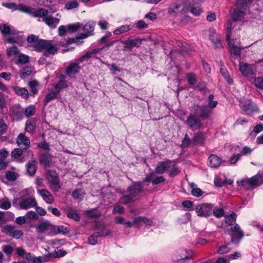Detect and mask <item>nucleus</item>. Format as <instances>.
Instances as JSON below:
<instances>
[{
    "mask_svg": "<svg viewBox=\"0 0 263 263\" xmlns=\"http://www.w3.org/2000/svg\"><path fill=\"white\" fill-rule=\"evenodd\" d=\"M13 205L22 210H28L36 206L37 202L34 197V189L31 187L23 190L20 198L14 200Z\"/></svg>",
    "mask_w": 263,
    "mask_h": 263,
    "instance_id": "f257e3e1",
    "label": "nucleus"
},
{
    "mask_svg": "<svg viewBox=\"0 0 263 263\" xmlns=\"http://www.w3.org/2000/svg\"><path fill=\"white\" fill-rule=\"evenodd\" d=\"M143 183L140 181L133 182L127 187V194L123 195L119 200V202L123 204H128L135 202L139 194L143 192Z\"/></svg>",
    "mask_w": 263,
    "mask_h": 263,
    "instance_id": "f03ea898",
    "label": "nucleus"
},
{
    "mask_svg": "<svg viewBox=\"0 0 263 263\" xmlns=\"http://www.w3.org/2000/svg\"><path fill=\"white\" fill-rule=\"evenodd\" d=\"M33 47L36 51H43L45 57L53 55L58 51L57 47L50 40H40L34 44Z\"/></svg>",
    "mask_w": 263,
    "mask_h": 263,
    "instance_id": "7ed1b4c3",
    "label": "nucleus"
},
{
    "mask_svg": "<svg viewBox=\"0 0 263 263\" xmlns=\"http://www.w3.org/2000/svg\"><path fill=\"white\" fill-rule=\"evenodd\" d=\"M224 231L231 236V242L238 244L244 236V233L238 224H235L230 229L225 228Z\"/></svg>",
    "mask_w": 263,
    "mask_h": 263,
    "instance_id": "20e7f679",
    "label": "nucleus"
},
{
    "mask_svg": "<svg viewBox=\"0 0 263 263\" xmlns=\"http://www.w3.org/2000/svg\"><path fill=\"white\" fill-rule=\"evenodd\" d=\"M251 0H237L236 5L237 8L235 10L232 14V18L236 22L243 21L245 12L240 9H243L248 3H250Z\"/></svg>",
    "mask_w": 263,
    "mask_h": 263,
    "instance_id": "39448f33",
    "label": "nucleus"
},
{
    "mask_svg": "<svg viewBox=\"0 0 263 263\" xmlns=\"http://www.w3.org/2000/svg\"><path fill=\"white\" fill-rule=\"evenodd\" d=\"M47 180L50 187L53 192H58L61 189L60 179L58 174L54 171H49L47 173Z\"/></svg>",
    "mask_w": 263,
    "mask_h": 263,
    "instance_id": "423d86ee",
    "label": "nucleus"
},
{
    "mask_svg": "<svg viewBox=\"0 0 263 263\" xmlns=\"http://www.w3.org/2000/svg\"><path fill=\"white\" fill-rule=\"evenodd\" d=\"M241 185L246 187L247 185L250 187H256L263 183V175L256 174L250 178L241 180Z\"/></svg>",
    "mask_w": 263,
    "mask_h": 263,
    "instance_id": "0eeeda50",
    "label": "nucleus"
},
{
    "mask_svg": "<svg viewBox=\"0 0 263 263\" xmlns=\"http://www.w3.org/2000/svg\"><path fill=\"white\" fill-rule=\"evenodd\" d=\"M186 123L193 130L200 129L203 126L201 119L195 114H191L187 118Z\"/></svg>",
    "mask_w": 263,
    "mask_h": 263,
    "instance_id": "6e6552de",
    "label": "nucleus"
},
{
    "mask_svg": "<svg viewBox=\"0 0 263 263\" xmlns=\"http://www.w3.org/2000/svg\"><path fill=\"white\" fill-rule=\"evenodd\" d=\"M193 109L194 114L198 116L200 119H207L210 118L212 111L207 105L200 106L199 105H194Z\"/></svg>",
    "mask_w": 263,
    "mask_h": 263,
    "instance_id": "1a4fd4ad",
    "label": "nucleus"
},
{
    "mask_svg": "<svg viewBox=\"0 0 263 263\" xmlns=\"http://www.w3.org/2000/svg\"><path fill=\"white\" fill-rule=\"evenodd\" d=\"M214 204L212 203H202L198 205L196 209V213L198 216L207 217L212 214Z\"/></svg>",
    "mask_w": 263,
    "mask_h": 263,
    "instance_id": "9d476101",
    "label": "nucleus"
},
{
    "mask_svg": "<svg viewBox=\"0 0 263 263\" xmlns=\"http://www.w3.org/2000/svg\"><path fill=\"white\" fill-rule=\"evenodd\" d=\"M2 232L7 236L12 237L15 239H18L24 234L21 230L16 229L12 224H7L3 227Z\"/></svg>",
    "mask_w": 263,
    "mask_h": 263,
    "instance_id": "9b49d317",
    "label": "nucleus"
},
{
    "mask_svg": "<svg viewBox=\"0 0 263 263\" xmlns=\"http://www.w3.org/2000/svg\"><path fill=\"white\" fill-rule=\"evenodd\" d=\"M192 255V250L180 249L173 255L172 259L175 261H179L184 259H188L191 258Z\"/></svg>",
    "mask_w": 263,
    "mask_h": 263,
    "instance_id": "f8f14e48",
    "label": "nucleus"
},
{
    "mask_svg": "<svg viewBox=\"0 0 263 263\" xmlns=\"http://www.w3.org/2000/svg\"><path fill=\"white\" fill-rule=\"evenodd\" d=\"M21 10L26 13H29L34 17H37L39 18L46 17L48 13V11L45 9L41 8L36 10L31 9L30 8L27 6L23 7Z\"/></svg>",
    "mask_w": 263,
    "mask_h": 263,
    "instance_id": "ddd939ff",
    "label": "nucleus"
},
{
    "mask_svg": "<svg viewBox=\"0 0 263 263\" xmlns=\"http://www.w3.org/2000/svg\"><path fill=\"white\" fill-rule=\"evenodd\" d=\"M239 70L243 76L251 77L254 74V66L246 63H240Z\"/></svg>",
    "mask_w": 263,
    "mask_h": 263,
    "instance_id": "4468645a",
    "label": "nucleus"
},
{
    "mask_svg": "<svg viewBox=\"0 0 263 263\" xmlns=\"http://www.w3.org/2000/svg\"><path fill=\"white\" fill-rule=\"evenodd\" d=\"M16 143L21 148L26 150L29 148L30 141L24 134L21 133L17 137Z\"/></svg>",
    "mask_w": 263,
    "mask_h": 263,
    "instance_id": "2eb2a0df",
    "label": "nucleus"
},
{
    "mask_svg": "<svg viewBox=\"0 0 263 263\" xmlns=\"http://www.w3.org/2000/svg\"><path fill=\"white\" fill-rule=\"evenodd\" d=\"M172 166V161L170 160H166L158 162L155 170V173L162 174L164 173L166 171L171 168Z\"/></svg>",
    "mask_w": 263,
    "mask_h": 263,
    "instance_id": "dca6fc26",
    "label": "nucleus"
},
{
    "mask_svg": "<svg viewBox=\"0 0 263 263\" xmlns=\"http://www.w3.org/2000/svg\"><path fill=\"white\" fill-rule=\"evenodd\" d=\"M0 30L3 35H16L19 33L18 31L11 28L8 24L5 23L0 24Z\"/></svg>",
    "mask_w": 263,
    "mask_h": 263,
    "instance_id": "f3484780",
    "label": "nucleus"
},
{
    "mask_svg": "<svg viewBox=\"0 0 263 263\" xmlns=\"http://www.w3.org/2000/svg\"><path fill=\"white\" fill-rule=\"evenodd\" d=\"M42 21L50 28H55L59 24L60 19L54 17L51 15L46 16L43 18Z\"/></svg>",
    "mask_w": 263,
    "mask_h": 263,
    "instance_id": "a211bd4d",
    "label": "nucleus"
},
{
    "mask_svg": "<svg viewBox=\"0 0 263 263\" xmlns=\"http://www.w3.org/2000/svg\"><path fill=\"white\" fill-rule=\"evenodd\" d=\"M124 44V48L130 50L134 47H138L141 44V40L139 39H135L134 40H128L122 41Z\"/></svg>",
    "mask_w": 263,
    "mask_h": 263,
    "instance_id": "6ab92c4d",
    "label": "nucleus"
},
{
    "mask_svg": "<svg viewBox=\"0 0 263 263\" xmlns=\"http://www.w3.org/2000/svg\"><path fill=\"white\" fill-rule=\"evenodd\" d=\"M38 193L41 195L43 200L47 203L51 204L54 201V198L52 195L47 190L43 189L37 191Z\"/></svg>",
    "mask_w": 263,
    "mask_h": 263,
    "instance_id": "aec40b11",
    "label": "nucleus"
},
{
    "mask_svg": "<svg viewBox=\"0 0 263 263\" xmlns=\"http://www.w3.org/2000/svg\"><path fill=\"white\" fill-rule=\"evenodd\" d=\"M221 163L220 158L216 155L212 154L208 158V165L211 167L217 168Z\"/></svg>",
    "mask_w": 263,
    "mask_h": 263,
    "instance_id": "412c9836",
    "label": "nucleus"
},
{
    "mask_svg": "<svg viewBox=\"0 0 263 263\" xmlns=\"http://www.w3.org/2000/svg\"><path fill=\"white\" fill-rule=\"evenodd\" d=\"M80 68L78 63H72L67 67L66 71L69 77H73L79 71Z\"/></svg>",
    "mask_w": 263,
    "mask_h": 263,
    "instance_id": "4be33fe9",
    "label": "nucleus"
},
{
    "mask_svg": "<svg viewBox=\"0 0 263 263\" xmlns=\"http://www.w3.org/2000/svg\"><path fill=\"white\" fill-rule=\"evenodd\" d=\"M224 222L229 226H233L236 223L237 215L233 211H229L227 214L224 216Z\"/></svg>",
    "mask_w": 263,
    "mask_h": 263,
    "instance_id": "5701e85b",
    "label": "nucleus"
},
{
    "mask_svg": "<svg viewBox=\"0 0 263 263\" xmlns=\"http://www.w3.org/2000/svg\"><path fill=\"white\" fill-rule=\"evenodd\" d=\"M12 89L17 96L21 97L23 99H27L30 96L28 90L25 88L15 86H13Z\"/></svg>",
    "mask_w": 263,
    "mask_h": 263,
    "instance_id": "b1692460",
    "label": "nucleus"
},
{
    "mask_svg": "<svg viewBox=\"0 0 263 263\" xmlns=\"http://www.w3.org/2000/svg\"><path fill=\"white\" fill-rule=\"evenodd\" d=\"M51 156L48 152L41 154L39 157V161L40 163L44 166H49L51 162Z\"/></svg>",
    "mask_w": 263,
    "mask_h": 263,
    "instance_id": "393cba45",
    "label": "nucleus"
},
{
    "mask_svg": "<svg viewBox=\"0 0 263 263\" xmlns=\"http://www.w3.org/2000/svg\"><path fill=\"white\" fill-rule=\"evenodd\" d=\"M210 40L213 43L215 48L221 47L220 35L216 32H213L211 33L210 35Z\"/></svg>",
    "mask_w": 263,
    "mask_h": 263,
    "instance_id": "a878e982",
    "label": "nucleus"
},
{
    "mask_svg": "<svg viewBox=\"0 0 263 263\" xmlns=\"http://www.w3.org/2000/svg\"><path fill=\"white\" fill-rule=\"evenodd\" d=\"M28 85L31 92L30 95L32 96L36 95L38 93L39 89L41 88L39 82L36 80L29 81Z\"/></svg>",
    "mask_w": 263,
    "mask_h": 263,
    "instance_id": "bb28decb",
    "label": "nucleus"
},
{
    "mask_svg": "<svg viewBox=\"0 0 263 263\" xmlns=\"http://www.w3.org/2000/svg\"><path fill=\"white\" fill-rule=\"evenodd\" d=\"M204 134L201 132H198L194 135L192 141L194 145H202L204 144Z\"/></svg>",
    "mask_w": 263,
    "mask_h": 263,
    "instance_id": "cd10ccee",
    "label": "nucleus"
},
{
    "mask_svg": "<svg viewBox=\"0 0 263 263\" xmlns=\"http://www.w3.org/2000/svg\"><path fill=\"white\" fill-rule=\"evenodd\" d=\"M12 115L17 119L22 118L24 110L20 105H14L10 108Z\"/></svg>",
    "mask_w": 263,
    "mask_h": 263,
    "instance_id": "c85d7f7f",
    "label": "nucleus"
},
{
    "mask_svg": "<svg viewBox=\"0 0 263 263\" xmlns=\"http://www.w3.org/2000/svg\"><path fill=\"white\" fill-rule=\"evenodd\" d=\"M237 22L232 18L229 20L227 23L226 40L229 41L231 37L232 29L236 26Z\"/></svg>",
    "mask_w": 263,
    "mask_h": 263,
    "instance_id": "c756f323",
    "label": "nucleus"
},
{
    "mask_svg": "<svg viewBox=\"0 0 263 263\" xmlns=\"http://www.w3.org/2000/svg\"><path fill=\"white\" fill-rule=\"evenodd\" d=\"M36 161L32 160L26 164L27 174L31 176H33L36 171V167L35 165Z\"/></svg>",
    "mask_w": 263,
    "mask_h": 263,
    "instance_id": "7c9ffc66",
    "label": "nucleus"
},
{
    "mask_svg": "<svg viewBox=\"0 0 263 263\" xmlns=\"http://www.w3.org/2000/svg\"><path fill=\"white\" fill-rule=\"evenodd\" d=\"M95 26L96 23L95 22L89 21L83 26V29L85 32L83 33L89 34V36L92 35L93 34Z\"/></svg>",
    "mask_w": 263,
    "mask_h": 263,
    "instance_id": "2f4dec72",
    "label": "nucleus"
},
{
    "mask_svg": "<svg viewBox=\"0 0 263 263\" xmlns=\"http://www.w3.org/2000/svg\"><path fill=\"white\" fill-rule=\"evenodd\" d=\"M9 153L4 149L0 150V169H4L6 167L7 163L4 161L8 157Z\"/></svg>",
    "mask_w": 263,
    "mask_h": 263,
    "instance_id": "473e14b6",
    "label": "nucleus"
},
{
    "mask_svg": "<svg viewBox=\"0 0 263 263\" xmlns=\"http://www.w3.org/2000/svg\"><path fill=\"white\" fill-rule=\"evenodd\" d=\"M51 225L48 221H43L37 224L36 231L37 233H42L50 229Z\"/></svg>",
    "mask_w": 263,
    "mask_h": 263,
    "instance_id": "72a5a7b5",
    "label": "nucleus"
},
{
    "mask_svg": "<svg viewBox=\"0 0 263 263\" xmlns=\"http://www.w3.org/2000/svg\"><path fill=\"white\" fill-rule=\"evenodd\" d=\"M36 127V120L32 118L26 122V130L30 133H32L35 130Z\"/></svg>",
    "mask_w": 263,
    "mask_h": 263,
    "instance_id": "f704fd0d",
    "label": "nucleus"
},
{
    "mask_svg": "<svg viewBox=\"0 0 263 263\" xmlns=\"http://www.w3.org/2000/svg\"><path fill=\"white\" fill-rule=\"evenodd\" d=\"M33 68L31 66H25L20 71V77L24 79L31 75Z\"/></svg>",
    "mask_w": 263,
    "mask_h": 263,
    "instance_id": "c9c22d12",
    "label": "nucleus"
},
{
    "mask_svg": "<svg viewBox=\"0 0 263 263\" xmlns=\"http://www.w3.org/2000/svg\"><path fill=\"white\" fill-rule=\"evenodd\" d=\"M132 28V27L129 25H122L121 26L114 30L113 33L115 35H119L128 32L129 30H131Z\"/></svg>",
    "mask_w": 263,
    "mask_h": 263,
    "instance_id": "e433bc0d",
    "label": "nucleus"
},
{
    "mask_svg": "<svg viewBox=\"0 0 263 263\" xmlns=\"http://www.w3.org/2000/svg\"><path fill=\"white\" fill-rule=\"evenodd\" d=\"M16 58L17 59L15 60V63L17 65L25 64L29 61V57L23 53H20Z\"/></svg>",
    "mask_w": 263,
    "mask_h": 263,
    "instance_id": "4c0bfd02",
    "label": "nucleus"
},
{
    "mask_svg": "<svg viewBox=\"0 0 263 263\" xmlns=\"http://www.w3.org/2000/svg\"><path fill=\"white\" fill-rule=\"evenodd\" d=\"M6 41L8 43L10 44L16 43L21 45L23 43L24 40L21 36H17V35H12V36L8 37Z\"/></svg>",
    "mask_w": 263,
    "mask_h": 263,
    "instance_id": "58836bf2",
    "label": "nucleus"
},
{
    "mask_svg": "<svg viewBox=\"0 0 263 263\" xmlns=\"http://www.w3.org/2000/svg\"><path fill=\"white\" fill-rule=\"evenodd\" d=\"M7 54L9 57H14L16 58L18 54H20L19 50L15 46L8 48L6 50Z\"/></svg>",
    "mask_w": 263,
    "mask_h": 263,
    "instance_id": "ea45409f",
    "label": "nucleus"
},
{
    "mask_svg": "<svg viewBox=\"0 0 263 263\" xmlns=\"http://www.w3.org/2000/svg\"><path fill=\"white\" fill-rule=\"evenodd\" d=\"M140 222H143L148 226H151L153 224L152 220L145 217L139 216L135 218L134 219V223H137Z\"/></svg>",
    "mask_w": 263,
    "mask_h": 263,
    "instance_id": "a19ab883",
    "label": "nucleus"
},
{
    "mask_svg": "<svg viewBox=\"0 0 263 263\" xmlns=\"http://www.w3.org/2000/svg\"><path fill=\"white\" fill-rule=\"evenodd\" d=\"M227 42L230 48V53L234 55H239L240 50L231 43L230 38L229 41L227 40Z\"/></svg>",
    "mask_w": 263,
    "mask_h": 263,
    "instance_id": "79ce46f5",
    "label": "nucleus"
},
{
    "mask_svg": "<svg viewBox=\"0 0 263 263\" xmlns=\"http://www.w3.org/2000/svg\"><path fill=\"white\" fill-rule=\"evenodd\" d=\"M212 212L213 215L218 218H220L225 215L224 210L221 208L213 207Z\"/></svg>",
    "mask_w": 263,
    "mask_h": 263,
    "instance_id": "37998d69",
    "label": "nucleus"
},
{
    "mask_svg": "<svg viewBox=\"0 0 263 263\" xmlns=\"http://www.w3.org/2000/svg\"><path fill=\"white\" fill-rule=\"evenodd\" d=\"M58 94V93L54 90L47 94L44 100L45 104L47 105L50 101L55 99Z\"/></svg>",
    "mask_w": 263,
    "mask_h": 263,
    "instance_id": "c03bdc74",
    "label": "nucleus"
},
{
    "mask_svg": "<svg viewBox=\"0 0 263 263\" xmlns=\"http://www.w3.org/2000/svg\"><path fill=\"white\" fill-rule=\"evenodd\" d=\"M67 86V82L65 80H61L54 87V91L59 93L63 89Z\"/></svg>",
    "mask_w": 263,
    "mask_h": 263,
    "instance_id": "a18cd8bd",
    "label": "nucleus"
},
{
    "mask_svg": "<svg viewBox=\"0 0 263 263\" xmlns=\"http://www.w3.org/2000/svg\"><path fill=\"white\" fill-rule=\"evenodd\" d=\"M84 195L85 192L82 189L76 190L72 193V197L77 199H82Z\"/></svg>",
    "mask_w": 263,
    "mask_h": 263,
    "instance_id": "49530a36",
    "label": "nucleus"
},
{
    "mask_svg": "<svg viewBox=\"0 0 263 263\" xmlns=\"http://www.w3.org/2000/svg\"><path fill=\"white\" fill-rule=\"evenodd\" d=\"M67 216L75 221H79L80 217L78 215V214L77 213L76 211L72 209H69L67 211Z\"/></svg>",
    "mask_w": 263,
    "mask_h": 263,
    "instance_id": "de8ad7c7",
    "label": "nucleus"
},
{
    "mask_svg": "<svg viewBox=\"0 0 263 263\" xmlns=\"http://www.w3.org/2000/svg\"><path fill=\"white\" fill-rule=\"evenodd\" d=\"M35 112V106L34 105H29L25 108L24 114L27 117H30L33 116Z\"/></svg>",
    "mask_w": 263,
    "mask_h": 263,
    "instance_id": "09e8293b",
    "label": "nucleus"
},
{
    "mask_svg": "<svg viewBox=\"0 0 263 263\" xmlns=\"http://www.w3.org/2000/svg\"><path fill=\"white\" fill-rule=\"evenodd\" d=\"M220 73L229 84H231L233 83V81L232 79L231 78L229 74V72L226 69L221 68Z\"/></svg>",
    "mask_w": 263,
    "mask_h": 263,
    "instance_id": "8fccbe9b",
    "label": "nucleus"
},
{
    "mask_svg": "<svg viewBox=\"0 0 263 263\" xmlns=\"http://www.w3.org/2000/svg\"><path fill=\"white\" fill-rule=\"evenodd\" d=\"M168 171L169 172V175L171 177L176 175L179 172L178 167L173 162H172V166L171 168L168 170Z\"/></svg>",
    "mask_w": 263,
    "mask_h": 263,
    "instance_id": "3c124183",
    "label": "nucleus"
},
{
    "mask_svg": "<svg viewBox=\"0 0 263 263\" xmlns=\"http://www.w3.org/2000/svg\"><path fill=\"white\" fill-rule=\"evenodd\" d=\"M195 184H191V187L192 188V194L197 197H200L203 194V192L199 188L194 187Z\"/></svg>",
    "mask_w": 263,
    "mask_h": 263,
    "instance_id": "603ef678",
    "label": "nucleus"
},
{
    "mask_svg": "<svg viewBox=\"0 0 263 263\" xmlns=\"http://www.w3.org/2000/svg\"><path fill=\"white\" fill-rule=\"evenodd\" d=\"M17 174L14 172L8 171L6 173V177L9 181H15L17 179Z\"/></svg>",
    "mask_w": 263,
    "mask_h": 263,
    "instance_id": "864d4df0",
    "label": "nucleus"
},
{
    "mask_svg": "<svg viewBox=\"0 0 263 263\" xmlns=\"http://www.w3.org/2000/svg\"><path fill=\"white\" fill-rule=\"evenodd\" d=\"M186 78L188 83L191 85H193L196 83L195 74L193 73H189L186 75Z\"/></svg>",
    "mask_w": 263,
    "mask_h": 263,
    "instance_id": "5fc2aeb1",
    "label": "nucleus"
},
{
    "mask_svg": "<svg viewBox=\"0 0 263 263\" xmlns=\"http://www.w3.org/2000/svg\"><path fill=\"white\" fill-rule=\"evenodd\" d=\"M191 142H192V141L191 140L188 135L187 134H185L184 135V137L182 140V143L181 144V147L183 148L188 147L190 144L191 143Z\"/></svg>",
    "mask_w": 263,
    "mask_h": 263,
    "instance_id": "6e6d98bb",
    "label": "nucleus"
},
{
    "mask_svg": "<svg viewBox=\"0 0 263 263\" xmlns=\"http://www.w3.org/2000/svg\"><path fill=\"white\" fill-rule=\"evenodd\" d=\"M89 36V34H83L81 33L79 35L77 36L74 37L75 43H76L78 45H81L83 42V39H86Z\"/></svg>",
    "mask_w": 263,
    "mask_h": 263,
    "instance_id": "4d7b16f0",
    "label": "nucleus"
},
{
    "mask_svg": "<svg viewBox=\"0 0 263 263\" xmlns=\"http://www.w3.org/2000/svg\"><path fill=\"white\" fill-rule=\"evenodd\" d=\"M23 149L21 148H17L14 149L11 152L12 157L15 159H18L23 154Z\"/></svg>",
    "mask_w": 263,
    "mask_h": 263,
    "instance_id": "13d9d810",
    "label": "nucleus"
},
{
    "mask_svg": "<svg viewBox=\"0 0 263 263\" xmlns=\"http://www.w3.org/2000/svg\"><path fill=\"white\" fill-rule=\"evenodd\" d=\"M85 215L89 217L96 218L100 216V214L96 209L87 211L85 213Z\"/></svg>",
    "mask_w": 263,
    "mask_h": 263,
    "instance_id": "bf43d9fd",
    "label": "nucleus"
},
{
    "mask_svg": "<svg viewBox=\"0 0 263 263\" xmlns=\"http://www.w3.org/2000/svg\"><path fill=\"white\" fill-rule=\"evenodd\" d=\"M81 27L80 23L68 25L67 26V29L71 32H76Z\"/></svg>",
    "mask_w": 263,
    "mask_h": 263,
    "instance_id": "052dcab7",
    "label": "nucleus"
},
{
    "mask_svg": "<svg viewBox=\"0 0 263 263\" xmlns=\"http://www.w3.org/2000/svg\"><path fill=\"white\" fill-rule=\"evenodd\" d=\"M99 234L94 233L91 236H89L88 238V241L89 244L91 245H95L97 243V239L99 237H98Z\"/></svg>",
    "mask_w": 263,
    "mask_h": 263,
    "instance_id": "680f3d73",
    "label": "nucleus"
},
{
    "mask_svg": "<svg viewBox=\"0 0 263 263\" xmlns=\"http://www.w3.org/2000/svg\"><path fill=\"white\" fill-rule=\"evenodd\" d=\"M11 207L10 202L6 199H0V208L4 210L9 209Z\"/></svg>",
    "mask_w": 263,
    "mask_h": 263,
    "instance_id": "e2e57ef3",
    "label": "nucleus"
},
{
    "mask_svg": "<svg viewBox=\"0 0 263 263\" xmlns=\"http://www.w3.org/2000/svg\"><path fill=\"white\" fill-rule=\"evenodd\" d=\"M79 6V3L76 1H73L71 2H70L69 3H67L65 6V8L67 10H71L76 8H77Z\"/></svg>",
    "mask_w": 263,
    "mask_h": 263,
    "instance_id": "0e129e2a",
    "label": "nucleus"
},
{
    "mask_svg": "<svg viewBox=\"0 0 263 263\" xmlns=\"http://www.w3.org/2000/svg\"><path fill=\"white\" fill-rule=\"evenodd\" d=\"M190 11L195 16H199L202 12V9L199 6L191 7Z\"/></svg>",
    "mask_w": 263,
    "mask_h": 263,
    "instance_id": "69168bd1",
    "label": "nucleus"
},
{
    "mask_svg": "<svg viewBox=\"0 0 263 263\" xmlns=\"http://www.w3.org/2000/svg\"><path fill=\"white\" fill-rule=\"evenodd\" d=\"M230 249L228 247V245L221 246L217 251V253L220 254H223L229 252Z\"/></svg>",
    "mask_w": 263,
    "mask_h": 263,
    "instance_id": "338daca9",
    "label": "nucleus"
},
{
    "mask_svg": "<svg viewBox=\"0 0 263 263\" xmlns=\"http://www.w3.org/2000/svg\"><path fill=\"white\" fill-rule=\"evenodd\" d=\"M254 84L255 86L259 88L263 89V78L261 77L256 78L254 79Z\"/></svg>",
    "mask_w": 263,
    "mask_h": 263,
    "instance_id": "774afa93",
    "label": "nucleus"
}]
</instances>
